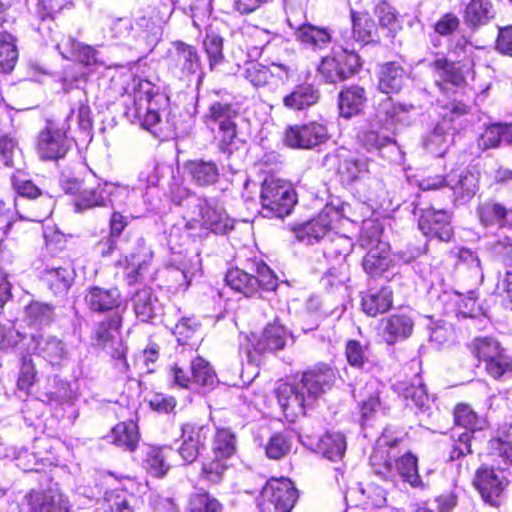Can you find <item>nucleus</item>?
Segmentation results:
<instances>
[{
    "instance_id": "obj_3",
    "label": "nucleus",
    "mask_w": 512,
    "mask_h": 512,
    "mask_svg": "<svg viewBox=\"0 0 512 512\" xmlns=\"http://www.w3.org/2000/svg\"><path fill=\"white\" fill-rule=\"evenodd\" d=\"M473 354L486 373L495 380L512 376V354L492 337H479L473 341Z\"/></svg>"
},
{
    "instance_id": "obj_14",
    "label": "nucleus",
    "mask_w": 512,
    "mask_h": 512,
    "mask_svg": "<svg viewBox=\"0 0 512 512\" xmlns=\"http://www.w3.org/2000/svg\"><path fill=\"white\" fill-rule=\"evenodd\" d=\"M334 381L335 373L333 369L322 365L304 372L297 384L304 391L308 403L313 405L322 394L331 388Z\"/></svg>"
},
{
    "instance_id": "obj_62",
    "label": "nucleus",
    "mask_w": 512,
    "mask_h": 512,
    "mask_svg": "<svg viewBox=\"0 0 512 512\" xmlns=\"http://www.w3.org/2000/svg\"><path fill=\"white\" fill-rule=\"evenodd\" d=\"M502 141V123L488 126L478 138V146L482 150L499 147Z\"/></svg>"
},
{
    "instance_id": "obj_61",
    "label": "nucleus",
    "mask_w": 512,
    "mask_h": 512,
    "mask_svg": "<svg viewBox=\"0 0 512 512\" xmlns=\"http://www.w3.org/2000/svg\"><path fill=\"white\" fill-rule=\"evenodd\" d=\"M490 446L494 453L512 464V425L498 438L491 440Z\"/></svg>"
},
{
    "instance_id": "obj_56",
    "label": "nucleus",
    "mask_w": 512,
    "mask_h": 512,
    "mask_svg": "<svg viewBox=\"0 0 512 512\" xmlns=\"http://www.w3.org/2000/svg\"><path fill=\"white\" fill-rule=\"evenodd\" d=\"M345 355L351 366L362 368L369 359L368 346L356 340H349L346 343Z\"/></svg>"
},
{
    "instance_id": "obj_1",
    "label": "nucleus",
    "mask_w": 512,
    "mask_h": 512,
    "mask_svg": "<svg viewBox=\"0 0 512 512\" xmlns=\"http://www.w3.org/2000/svg\"><path fill=\"white\" fill-rule=\"evenodd\" d=\"M385 430L377 441L370 456V464L375 474L393 481L400 476L404 482L409 483L412 487H422L423 483L418 473V460L412 453L408 452L397 458L393 464L391 456L384 448H391L397 443V440H391Z\"/></svg>"
},
{
    "instance_id": "obj_37",
    "label": "nucleus",
    "mask_w": 512,
    "mask_h": 512,
    "mask_svg": "<svg viewBox=\"0 0 512 512\" xmlns=\"http://www.w3.org/2000/svg\"><path fill=\"white\" fill-rule=\"evenodd\" d=\"M295 36L298 41L314 49H323L331 42V34L326 28L310 23L301 24L296 28Z\"/></svg>"
},
{
    "instance_id": "obj_15",
    "label": "nucleus",
    "mask_w": 512,
    "mask_h": 512,
    "mask_svg": "<svg viewBox=\"0 0 512 512\" xmlns=\"http://www.w3.org/2000/svg\"><path fill=\"white\" fill-rule=\"evenodd\" d=\"M278 402L286 416L290 421L303 416L306 409L312 407V403H308L307 397L300 386L296 384L281 383L276 389Z\"/></svg>"
},
{
    "instance_id": "obj_44",
    "label": "nucleus",
    "mask_w": 512,
    "mask_h": 512,
    "mask_svg": "<svg viewBox=\"0 0 512 512\" xmlns=\"http://www.w3.org/2000/svg\"><path fill=\"white\" fill-rule=\"evenodd\" d=\"M170 452H172L170 447H150L144 459V465L148 473L154 477L164 476L169 469L166 458Z\"/></svg>"
},
{
    "instance_id": "obj_63",
    "label": "nucleus",
    "mask_w": 512,
    "mask_h": 512,
    "mask_svg": "<svg viewBox=\"0 0 512 512\" xmlns=\"http://www.w3.org/2000/svg\"><path fill=\"white\" fill-rule=\"evenodd\" d=\"M127 225L126 218L119 212H114L110 218V235L104 245L107 249H102V254H110L116 245V238L121 234Z\"/></svg>"
},
{
    "instance_id": "obj_24",
    "label": "nucleus",
    "mask_w": 512,
    "mask_h": 512,
    "mask_svg": "<svg viewBox=\"0 0 512 512\" xmlns=\"http://www.w3.org/2000/svg\"><path fill=\"white\" fill-rule=\"evenodd\" d=\"M414 321L405 314H393L382 320V337L388 345H393L411 336Z\"/></svg>"
},
{
    "instance_id": "obj_35",
    "label": "nucleus",
    "mask_w": 512,
    "mask_h": 512,
    "mask_svg": "<svg viewBox=\"0 0 512 512\" xmlns=\"http://www.w3.org/2000/svg\"><path fill=\"white\" fill-rule=\"evenodd\" d=\"M407 74L404 68L396 62L385 63L379 75V89L385 93L398 92L405 80Z\"/></svg>"
},
{
    "instance_id": "obj_27",
    "label": "nucleus",
    "mask_w": 512,
    "mask_h": 512,
    "mask_svg": "<svg viewBox=\"0 0 512 512\" xmlns=\"http://www.w3.org/2000/svg\"><path fill=\"white\" fill-rule=\"evenodd\" d=\"M76 273L71 264L47 268L42 274L43 280L55 295H65L74 282Z\"/></svg>"
},
{
    "instance_id": "obj_11",
    "label": "nucleus",
    "mask_w": 512,
    "mask_h": 512,
    "mask_svg": "<svg viewBox=\"0 0 512 512\" xmlns=\"http://www.w3.org/2000/svg\"><path fill=\"white\" fill-rule=\"evenodd\" d=\"M454 420L458 426L466 428L465 432L457 435V440L450 452V459L456 460L472 452L471 441L473 434L485 425V419L480 417L469 405L459 404L454 410Z\"/></svg>"
},
{
    "instance_id": "obj_2",
    "label": "nucleus",
    "mask_w": 512,
    "mask_h": 512,
    "mask_svg": "<svg viewBox=\"0 0 512 512\" xmlns=\"http://www.w3.org/2000/svg\"><path fill=\"white\" fill-rule=\"evenodd\" d=\"M226 284L233 290L249 297L259 291H272L277 279L263 262L250 264L249 270L233 268L225 275Z\"/></svg>"
},
{
    "instance_id": "obj_40",
    "label": "nucleus",
    "mask_w": 512,
    "mask_h": 512,
    "mask_svg": "<svg viewBox=\"0 0 512 512\" xmlns=\"http://www.w3.org/2000/svg\"><path fill=\"white\" fill-rule=\"evenodd\" d=\"M139 431L135 422L118 423L111 431L112 443L128 451H134L139 442Z\"/></svg>"
},
{
    "instance_id": "obj_13",
    "label": "nucleus",
    "mask_w": 512,
    "mask_h": 512,
    "mask_svg": "<svg viewBox=\"0 0 512 512\" xmlns=\"http://www.w3.org/2000/svg\"><path fill=\"white\" fill-rule=\"evenodd\" d=\"M328 139L325 125L309 122L302 126H292L285 131V144L291 148L311 149Z\"/></svg>"
},
{
    "instance_id": "obj_22",
    "label": "nucleus",
    "mask_w": 512,
    "mask_h": 512,
    "mask_svg": "<svg viewBox=\"0 0 512 512\" xmlns=\"http://www.w3.org/2000/svg\"><path fill=\"white\" fill-rule=\"evenodd\" d=\"M446 186L453 190L456 200L466 203L478 191L479 176L469 170L452 171L446 176Z\"/></svg>"
},
{
    "instance_id": "obj_34",
    "label": "nucleus",
    "mask_w": 512,
    "mask_h": 512,
    "mask_svg": "<svg viewBox=\"0 0 512 512\" xmlns=\"http://www.w3.org/2000/svg\"><path fill=\"white\" fill-rule=\"evenodd\" d=\"M366 93L360 86H351L343 89L339 94V112L340 115L349 119L359 114L365 103Z\"/></svg>"
},
{
    "instance_id": "obj_30",
    "label": "nucleus",
    "mask_w": 512,
    "mask_h": 512,
    "mask_svg": "<svg viewBox=\"0 0 512 512\" xmlns=\"http://www.w3.org/2000/svg\"><path fill=\"white\" fill-rule=\"evenodd\" d=\"M412 108V105L397 104L392 98L387 97L380 101L376 108V122L379 126L389 131L396 122L402 121L404 119L402 115L409 112Z\"/></svg>"
},
{
    "instance_id": "obj_41",
    "label": "nucleus",
    "mask_w": 512,
    "mask_h": 512,
    "mask_svg": "<svg viewBox=\"0 0 512 512\" xmlns=\"http://www.w3.org/2000/svg\"><path fill=\"white\" fill-rule=\"evenodd\" d=\"M353 247L354 243L350 237L334 233L325 244L324 255L328 260L335 261L337 264H346V258L352 252Z\"/></svg>"
},
{
    "instance_id": "obj_45",
    "label": "nucleus",
    "mask_w": 512,
    "mask_h": 512,
    "mask_svg": "<svg viewBox=\"0 0 512 512\" xmlns=\"http://www.w3.org/2000/svg\"><path fill=\"white\" fill-rule=\"evenodd\" d=\"M133 309L136 317L147 322L155 315L156 299L150 289L144 288L137 291L132 297Z\"/></svg>"
},
{
    "instance_id": "obj_33",
    "label": "nucleus",
    "mask_w": 512,
    "mask_h": 512,
    "mask_svg": "<svg viewBox=\"0 0 512 512\" xmlns=\"http://www.w3.org/2000/svg\"><path fill=\"white\" fill-rule=\"evenodd\" d=\"M122 317L119 313H114L104 321L100 322L94 332V339L99 346L109 348L117 346V342H122L119 337Z\"/></svg>"
},
{
    "instance_id": "obj_7",
    "label": "nucleus",
    "mask_w": 512,
    "mask_h": 512,
    "mask_svg": "<svg viewBox=\"0 0 512 512\" xmlns=\"http://www.w3.org/2000/svg\"><path fill=\"white\" fill-rule=\"evenodd\" d=\"M260 201L264 217L283 218L296 203L295 192L288 183L280 179H265L261 187Z\"/></svg>"
},
{
    "instance_id": "obj_31",
    "label": "nucleus",
    "mask_w": 512,
    "mask_h": 512,
    "mask_svg": "<svg viewBox=\"0 0 512 512\" xmlns=\"http://www.w3.org/2000/svg\"><path fill=\"white\" fill-rule=\"evenodd\" d=\"M392 290L384 286L380 289H371L362 296V310L369 316L387 312L392 307Z\"/></svg>"
},
{
    "instance_id": "obj_19",
    "label": "nucleus",
    "mask_w": 512,
    "mask_h": 512,
    "mask_svg": "<svg viewBox=\"0 0 512 512\" xmlns=\"http://www.w3.org/2000/svg\"><path fill=\"white\" fill-rule=\"evenodd\" d=\"M474 485L486 503L491 506H496L506 486V481L502 472H497L492 468L482 467L478 469L476 473Z\"/></svg>"
},
{
    "instance_id": "obj_54",
    "label": "nucleus",
    "mask_w": 512,
    "mask_h": 512,
    "mask_svg": "<svg viewBox=\"0 0 512 512\" xmlns=\"http://www.w3.org/2000/svg\"><path fill=\"white\" fill-rule=\"evenodd\" d=\"M203 47L209 59L210 68L223 59V39L215 31L208 30L203 40Z\"/></svg>"
},
{
    "instance_id": "obj_29",
    "label": "nucleus",
    "mask_w": 512,
    "mask_h": 512,
    "mask_svg": "<svg viewBox=\"0 0 512 512\" xmlns=\"http://www.w3.org/2000/svg\"><path fill=\"white\" fill-rule=\"evenodd\" d=\"M320 97L319 89L311 84H301L283 98V105L290 110L300 111L317 104Z\"/></svg>"
},
{
    "instance_id": "obj_46",
    "label": "nucleus",
    "mask_w": 512,
    "mask_h": 512,
    "mask_svg": "<svg viewBox=\"0 0 512 512\" xmlns=\"http://www.w3.org/2000/svg\"><path fill=\"white\" fill-rule=\"evenodd\" d=\"M318 448L327 459L331 461L339 460L346 451L345 437L341 433H326L320 439Z\"/></svg>"
},
{
    "instance_id": "obj_50",
    "label": "nucleus",
    "mask_w": 512,
    "mask_h": 512,
    "mask_svg": "<svg viewBox=\"0 0 512 512\" xmlns=\"http://www.w3.org/2000/svg\"><path fill=\"white\" fill-rule=\"evenodd\" d=\"M18 59L14 38L9 33H0V72L13 70Z\"/></svg>"
},
{
    "instance_id": "obj_47",
    "label": "nucleus",
    "mask_w": 512,
    "mask_h": 512,
    "mask_svg": "<svg viewBox=\"0 0 512 512\" xmlns=\"http://www.w3.org/2000/svg\"><path fill=\"white\" fill-rule=\"evenodd\" d=\"M398 389L407 401H411L419 409L424 408L428 403V394L419 375L415 376L411 383H400Z\"/></svg>"
},
{
    "instance_id": "obj_17",
    "label": "nucleus",
    "mask_w": 512,
    "mask_h": 512,
    "mask_svg": "<svg viewBox=\"0 0 512 512\" xmlns=\"http://www.w3.org/2000/svg\"><path fill=\"white\" fill-rule=\"evenodd\" d=\"M69 149L65 132L56 129L51 122L39 133L37 152L42 160L63 158Z\"/></svg>"
},
{
    "instance_id": "obj_39",
    "label": "nucleus",
    "mask_w": 512,
    "mask_h": 512,
    "mask_svg": "<svg viewBox=\"0 0 512 512\" xmlns=\"http://www.w3.org/2000/svg\"><path fill=\"white\" fill-rule=\"evenodd\" d=\"M36 342L39 355L52 365L59 364L67 358L68 352L63 341L56 336L42 337L40 340L32 338Z\"/></svg>"
},
{
    "instance_id": "obj_9",
    "label": "nucleus",
    "mask_w": 512,
    "mask_h": 512,
    "mask_svg": "<svg viewBox=\"0 0 512 512\" xmlns=\"http://www.w3.org/2000/svg\"><path fill=\"white\" fill-rule=\"evenodd\" d=\"M296 500L297 490L289 479H271L261 491L259 509L261 512H290Z\"/></svg>"
},
{
    "instance_id": "obj_21",
    "label": "nucleus",
    "mask_w": 512,
    "mask_h": 512,
    "mask_svg": "<svg viewBox=\"0 0 512 512\" xmlns=\"http://www.w3.org/2000/svg\"><path fill=\"white\" fill-rule=\"evenodd\" d=\"M84 301L90 310L94 312L113 311L120 307L122 302L118 288H103L92 286L87 289Z\"/></svg>"
},
{
    "instance_id": "obj_49",
    "label": "nucleus",
    "mask_w": 512,
    "mask_h": 512,
    "mask_svg": "<svg viewBox=\"0 0 512 512\" xmlns=\"http://www.w3.org/2000/svg\"><path fill=\"white\" fill-rule=\"evenodd\" d=\"M353 36L356 41L367 44L373 40L376 26L371 17L366 13L351 12Z\"/></svg>"
},
{
    "instance_id": "obj_8",
    "label": "nucleus",
    "mask_w": 512,
    "mask_h": 512,
    "mask_svg": "<svg viewBox=\"0 0 512 512\" xmlns=\"http://www.w3.org/2000/svg\"><path fill=\"white\" fill-rule=\"evenodd\" d=\"M361 66L360 57L348 47H334L331 55L322 58L318 72L328 83L344 81L354 75Z\"/></svg>"
},
{
    "instance_id": "obj_64",
    "label": "nucleus",
    "mask_w": 512,
    "mask_h": 512,
    "mask_svg": "<svg viewBox=\"0 0 512 512\" xmlns=\"http://www.w3.org/2000/svg\"><path fill=\"white\" fill-rule=\"evenodd\" d=\"M108 501L112 512H134L135 505L138 501L133 494L125 492H113Z\"/></svg>"
},
{
    "instance_id": "obj_42",
    "label": "nucleus",
    "mask_w": 512,
    "mask_h": 512,
    "mask_svg": "<svg viewBox=\"0 0 512 512\" xmlns=\"http://www.w3.org/2000/svg\"><path fill=\"white\" fill-rule=\"evenodd\" d=\"M380 383L370 378L366 381L365 386L360 389H354L353 393L355 397H359L360 410L363 418H368L369 415L379 406L378 389Z\"/></svg>"
},
{
    "instance_id": "obj_51",
    "label": "nucleus",
    "mask_w": 512,
    "mask_h": 512,
    "mask_svg": "<svg viewBox=\"0 0 512 512\" xmlns=\"http://www.w3.org/2000/svg\"><path fill=\"white\" fill-rule=\"evenodd\" d=\"M191 375L193 383L200 386H213L217 377L210 364L202 357H196L191 362Z\"/></svg>"
},
{
    "instance_id": "obj_58",
    "label": "nucleus",
    "mask_w": 512,
    "mask_h": 512,
    "mask_svg": "<svg viewBox=\"0 0 512 512\" xmlns=\"http://www.w3.org/2000/svg\"><path fill=\"white\" fill-rule=\"evenodd\" d=\"M290 440L282 433L274 434L268 441L265 452L270 459H280L290 450Z\"/></svg>"
},
{
    "instance_id": "obj_28",
    "label": "nucleus",
    "mask_w": 512,
    "mask_h": 512,
    "mask_svg": "<svg viewBox=\"0 0 512 512\" xmlns=\"http://www.w3.org/2000/svg\"><path fill=\"white\" fill-rule=\"evenodd\" d=\"M495 17V9L490 0H471L464 9L463 19L471 29L488 24Z\"/></svg>"
},
{
    "instance_id": "obj_25",
    "label": "nucleus",
    "mask_w": 512,
    "mask_h": 512,
    "mask_svg": "<svg viewBox=\"0 0 512 512\" xmlns=\"http://www.w3.org/2000/svg\"><path fill=\"white\" fill-rule=\"evenodd\" d=\"M111 184L97 181L94 185H86L74 199V207L77 212L105 206L111 191Z\"/></svg>"
},
{
    "instance_id": "obj_26",
    "label": "nucleus",
    "mask_w": 512,
    "mask_h": 512,
    "mask_svg": "<svg viewBox=\"0 0 512 512\" xmlns=\"http://www.w3.org/2000/svg\"><path fill=\"white\" fill-rule=\"evenodd\" d=\"M476 213L484 226L497 224L500 227L512 228V209L506 208L497 201L487 200L480 203L477 206Z\"/></svg>"
},
{
    "instance_id": "obj_48",
    "label": "nucleus",
    "mask_w": 512,
    "mask_h": 512,
    "mask_svg": "<svg viewBox=\"0 0 512 512\" xmlns=\"http://www.w3.org/2000/svg\"><path fill=\"white\" fill-rule=\"evenodd\" d=\"M235 451L236 438L234 433L227 428L218 429L212 443L213 456L229 460Z\"/></svg>"
},
{
    "instance_id": "obj_60",
    "label": "nucleus",
    "mask_w": 512,
    "mask_h": 512,
    "mask_svg": "<svg viewBox=\"0 0 512 512\" xmlns=\"http://www.w3.org/2000/svg\"><path fill=\"white\" fill-rule=\"evenodd\" d=\"M271 76L268 67L256 62L249 63L244 72V77L255 87L266 85Z\"/></svg>"
},
{
    "instance_id": "obj_10",
    "label": "nucleus",
    "mask_w": 512,
    "mask_h": 512,
    "mask_svg": "<svg viewBox=\"0 0 512 512\" xmlns=\"http://www.w3.org/2000/svg\"><path fill=\"white\" fill-rule=\"evenodd\" d=\"M288 339L289 333L282 324L276 320L269 323L259 337L252 334L249 338L250 345L245 351L248 363L258 365L261 354L284 349Z\"/></svg>"
},
{
    "instance_id": "obj_57",
    "label": "nucleus",
    "mask_w": 512,
    "mask_h": 512,
    "mask_svg": "<svg viewBox=\"0 0 512 512\" xmlns=\"http://www.w3.org/2000/svg\"><path fill=\"white\" fill-rule=\"evenodd\" d=\"M182 437L188 438L198 448H203L211 434L209 425L198 423H186L182 426Z\"/></svg>"
},
{
    "instance_id": "obj_20",
    "label": "nucleus",
    "mask_w": 512,
    "mask_h": 512,
    "mask_svg": "<svg viewBox=\"0 0 512 512\" xmlns=\"http://www.w3.org/2000/svg\"><path fill=\"white\" fill-rule=\"evenodd\" d=\"M430 67L434 73L435 84L446 95L451 94V87H460L465 78L454 62L445 57H439L431 62Z\"/></svg>"
},
{
    "instance_id": "obj_55",
    "label": "nucleus",
    "mask_w": 512,
    "mask_h": 512,
    "mask_svg": "<svg viewBox=\"0 0 512 512\" xmlns=\"http://www.w3.org/2000/svg\"><path fill=\"white\" fill-rule=\"evenodd\" d=\"M449 145V135L442 127H435L431 134L428 136L425 146L429 153L442 157L447 152Z\"/></svg>"
},
{
    "instance_id": "obj_32",
    "label": "nucleus",
    "mask_w": 512,
    "mask_h": 512,
    "mask_svg": "<svg viewBox=\"0 0 512 512\" xmlns=\"http://www.w3.org/2000/svg\"><path fill=\"white\" fill-rule=\"evenodd\" d=\"M148 22L147 18L140 17L136 20L137 27H135L129 18L114 19L109 26V37L119 42L135 40L141 36L143 28L147 27Z\"/></svg>"
},
{
    "instance_id": "obj_4",
    "label": "nucleus",
    "mask_w": 512,
    "mask_h": 512,
    "mask_svg": "<svg viewBox=\"0 0 512 512\" xmlns=\"http://www.w3.org/2000/svg\"><path fill=\"white\" fill-rule=\"evenodd\" d=\"M239 117L238 108L231 103L214 102L205 115V123L214 129L217 126L215 139L217 147L223 153H231L232 147L238 140L236 120Z\"/></svg>"
},
{
    "instance_id": "obj_23",
    "label": "nucleus",
    "mask_w": 512,
    "mask_h": 512,
    "mask_svg": "<svg viewBox=\"0 0 512 512\" xmlns=\"http://www.w3.org/2000/svg\"><path fill=\"white\" fill-rule=\"evenodd\" d=\"M191 181L200 187L215 185L220 178V167L213 160L195 159L185 164Z\"/></svg>"
},
{
    "instance_id": "obj_36",
    "label": "nucleus",
    "mask_w": 512,
    "mask_h": 512,
    "mask_svg": "<svg viewBox=\"0 0 512 512\" xmlns=\"http://www.w3.org/2000/svg\"><path fill=\"white\" fill-rule=\"evenodd\" d=\"M55 318L54 307L40 301L30 302L24 310V320L33 328L41 329L50 325Z\"/></svg>"
},
{
    "instance_id": "obj_38",
    "label": "nucleus",
    "mask_w": 512,
    "mask_h": 512,
    "mask_svg": "<svg viewBox=\"0 0 512 512\" xmlns=\"http://www.w3.org/2000/svg\"><path fill=\"white\" fill-rule=\"evenodd\" d=\"M21 512H50L55 506V496L51 492L30 490L19 501Z\"/></svg>"
},
{
    "instance_id": "obj_12",
    "label": "nucleus",
    "mask_w": 512,
    "mask_h": 512,
    "mask_svg": "<svg viewBox=\"0 0 512 512\" xmlns=\"http://www.w3.org/2000/svg\"><path fill=\"white\" fill-rule=\"evenodd\" d=\"M165 62L168 70L179 79H188L201 69L197 49L181 41L171 44L166 53Z\"/></svg>"
},
{
    "instance_id": "obj_52",
    "label": "nucleus",
    "mask_w": 512,
    "mask_h": 512,
    "mask_svg": "<svg viewBox=\"0 0 512 512\" xmlns=\"http://www.w3.org/2000/svg\"><path fill=\"white\" fill-rule=\"evenodd\" d=\"M228 460L213 456L202 464L200 478L211 484H218L222 481L228 469Z\"/></svg>"
},
{
    "instance_id": "obj_16",
    "label": "nucleus",
    "mask_w": 512,
    "mask_h": 512,
    "mask_svg": "<svg viewBox=\"0 0 512 512\" xmlns=\"http://www.w3.org/2000/svg\"><path fill=\"white\" fill-rule=\"evenodd\" d=\"M338 213L332 208H325L317 217L293 229L294 236L299 242L314 244L323 239L331 230L333 218Z\"/></svg>"
},
{
    "instance_id": "obj_53",
    "label": "nucleus",
    "mask_w": 512,
    "mask_h": 512,
    "mask_svg": "<svg viewBox=\"0 0 512 512\" xmlns=\"http://www.w3.org/2000/svg\"><path fill=\"white\" fill-rule=\"evenodd\" d=\"M190 512H221V503L206 491H200L190 496L188 501Z\"/></svg>"
},
{
    "instance_id": "obj_6",
    "label": "nucleus",
    "mask_w": 512,
    "mask_h": 512,
    "mask_svg": "<svg viewBox=\"0 0 512 512\" xmlns=\"http://www.w3.org/2000/svg\"><path fill=\"white\" fill-rule=\"evenodd\" d=\"M185 218L190 228L200 226L218 234H224L233 228V221L214 200L193 198Z\"/></svg>"
},
{
    "instance_id": "obj_59",
    "label": "nucleus",
    "mask_w": 512,
    "mask_h": 512,
    "mask_svg": "<svg viewBox=\"0 0 512 512\" xmlns=\"http://www.w3.org/2000/svg\"><path fill=\"white\" fill-rule=\"evenodd\" d=\"M361 144L369 151L379 150L392 142V138L374 129H367L358 135Z\"/></svg>"
},
{
    "instance_id": "obj_18",
    "label": "nucleus",
    "mask_w": 512,
    "mask_h": 512,
    "mask_svg": "<svg viewBox=\"0 0 512 512\" xmlns=\"http://www.w3.org/2000/svg\"><path fill=\"white\" fill-rule=\"evenodd\" d=\"M418 226L424 235L440 241L447 242L452 237L450 216L444 210L424 209L420 214Z\"/></svg>"
},
{
    "instance_id": "obj_43",
    "label": "nucleus",
    "mask_w": 512,
    "mask_h": 512,
    "mask_svg": "<svg viewBox=\"0 0 512 512\" xmlns=\"http://www.w3.org/2000/svg\"><path fill=\"white\" fill-rule=\"evenodd\" d=\"M152 258L150 249L141 245L137 252L126 257V276L131 282L137 281L147 270Z\"/></svg>"
},
{
    "instance_id": "obj_5",
    "label": "nucleus",
    "mask_w": 512,
    "mask_h": 512,
    "mask_svg": "<svg viewBox=\"0 0 512 512\" xmlns=\"http://www.w3.org/2000/svg\"><path fill=\"white\" fill-rule=\"evenodd\" d=\"M381 227L374 222L367 223L360 238L361 246L368 250L363 259L364 271L372 277L381 276L391 264L390 246L381 240Z\"/></svg>"
}]
</instances>
